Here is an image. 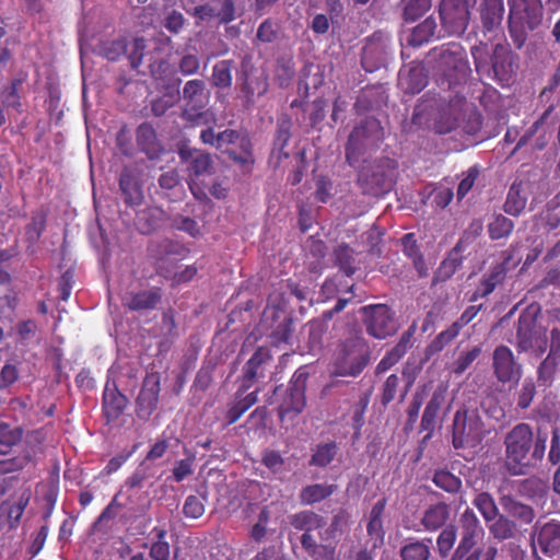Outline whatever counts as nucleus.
Instances as JSON below:
<instances>
[{
    "label": "nucleus",
    "instance_id": "nucleus-1",
    "mask_svg": "<svg viewBox=\"0 0 560 560\" xmlns=\"http://www.w3.org/2000/svg\"><path fill=\"white\" fill-rule=\"evenodd\" d=\"M547 436L538 434L534 438L527 423H520L510 430L504 438L505 465L512 475H525L537 467L544 458Z\"/></svg>",
    "mask_w": 560,
    "mask_h": 560
},
{
    "label": "nucleus",
    "instance_id": "nucleus-2",
    "mask_svg": "<svg viewBox=\"0 0 560 560\" xmlns=\"http://www.w3.org/2000/svg\"><path fill=\"white\" fill-rule=\"evenodd\" d=\"M370 361V347L361 336H352L339 347L334 363V374L358 376Z\"/></svg>",
    "mask_w": 560,
    "mask_h": 560
},
{
    "label": "nucleus",
    "instance_id": "nucleus-3",
    "mask_svg": "<svg viewBox=\"0 0 560 560\" xmlns=\"http://www.w3.org/2000/svg\"><path fill=\"white\" fill-rule=\"evenodd\" d=\"M541 19L540 0H510L509 26L518 46L524 43L527 32L540 24Z\"/></svg>",
    "mask_w": 560,
    "mask_h": 560
},
{
    "label": "nucleus",
    "instance_id": "nucleus-4",
    "mask_svg": "<svg viewBox=\"0 0 560 560\" xmlns=\"http://www.w3.org/2000/svg\"><path fill=\"white\" fill-rule=\"evenodd\" d=\"M435 69L444 75L450 84L465 78L470 71L467 55L457 43H450L432 51Z\"/></svg>",
    "mask_w": 560,
    "mask_h": 560
},
{
    "label": "nucleus",
    "instance_id": "nucleus-5",
    "mask_svg": "<svg viewBox=\"0 0 560 560\" xmlns=\"http://www.w3.org/2000/svg\"><path fill=\"white\" fill-rule=\"evenodd\" d=\"M471 55L475 60L476 70L479 74H487L497 79L501 83H508L513 73V63L509 50L501 45H497L491 57V65L483 47H472Z\"/></svg>",
    "mask_w": 560,
    "mask_h": 560
},
{
    "label": "nucleus",
    "instance_id": "nucleus-6",
    "mask_svg": "<svg viewBox=\"0 0 560 560\" xmlns=\"http://www.w3.org/2000/svg\"><path fill=\"white\" fill-rule=\"evenodd\" d=\"M486 430L476 410H457L453 421V445L455 448L475 447L482 441Z\"/></svg>",
    "mask_w": 560,
    "mask_h": 560
},
{
    "label": "nucleus",
    "instance_id": "nucleus-7",
    "mask_svg": "<svg viewBox=\"0 0 560 560\" xmlns=\"http://www.w3.org/2000/svg\"><path fill=\"white\" fill-rule=\"evenodd\" d=\"M383 130L376 119H364L352 130L349 137L346 151L348 162L351 165L357 163L359 161V155L365 149L376 145L383 139Z\"/></svg>",
    "mask_w": 560,
    "mask_h": 560
},
{
    "label": "nucleus",
    "instance_id": "nucleus-8",
    "mask_svg": "<svg viewBox=\"0 0 560 560\" xmlns=\"http://www.w3.org/2000/svg\"><path fill=\"white\" fill-rule=\"evenodd\" d=\"M183 98L186 102V107L182 114L184 119L194 125H207L214 121L213 113L209 110L200 112L207 103L203 81L190 80L186 82L183 89Z\"/></svg>",
    "mask_w": 560,
    "mask_h": 560
},
{
    "label": "nucleus",
    "instance_id": "nucleus-9",
    "mask_svg": "<svg viewBox=\"0 0 560 560\" xmlns=\"http://www.w3.org/2000/svg\"><path fill=\"white\" fill-rule=\"evenodd\" d=\"M477 0H442L440 4L441 24L448 35H462L469 23L470 10Z\"/></svg>",
    "mask_w": 560,
    "mask_h": 560
},
{
    "label": "nucleus",
    "instance_id": "nucleus-10",
    "mask_svg": "<svg viewBox=\"0 0 560 560\" xmlns=\"http://www.w3.org/2000/svg\"><path fill=\"white\" fill-rule=\"evenodd\" d=\"M537 311L534 307L525 310L518 317L516 327V345L522 351L529 349L545 350L546 336L536 323Z\"/></svg>",
    "mask_w": 560,
    "mask_h": 560
},
{
    "label": "nucleus",
    "instance_id": "nucleus-11",
    "mask_svg": "<svg viewBox=\"0 0 560 560\" xmlns=\"http://www.w3.org/2000/svg\"><path fill=\"white\" fill-rule=\"evenodd\" d=\"M459 525L462 529L460 541L451 560H463L485 534L479 518L470 508H466L460 515Z\"/></svg>",
    "mask_w": 560,
    "mask_h": 560
},
{
    "label": "nucleus",
    "instance_id": "nucleus-12",
    "mask_svg": "<svg viewBox=\"0 0 560 560\" xmlns=\"http://www.w3.org/2000/svg\"><path fill=\"white\" fill-rule=\"evenodd\" d=\"M364 323L369 335L384 339L396 331V325L389 308L384 304L363 307Z\"/></svg>",
    "mask_w": 560,
    "mask_h": 560
},
{
    "label": "nucleus",
    "instance_id": "nucleus-13",
    "mask_svg": "<svg viewBox=\"0 0 560 560\" xmlns=\"http://www.w3.org/2000/svg\"><path fill=\"white\" fill-rule=\"evenodd\" d=\"M493 371L501 383H517L521 378V365L516 363L513 352L506 346H499L493 351Z\"/></svg>",
    "mask_w": 560,
    "mask_h": 560
},
{
    "label": "nucleus",
    "instance_id": "nucleus-14",
    "mask_svg": "<svg viewBox=\"0 0 560 560\" xmlns=\"http://www.w3.org/2000/svg\"><path fill=\"white\" fill-rule=\"evenodd\" d=\"M271 354L268 348H258L243 368V383L241 390H247L255 381L266 376V370L270 365Z\"/></svg>",
    "mask_w": 560,
    "mask_h": 560
},
{
    "label": "nucleus",
    "instance_id": "nucleus-15",
    "mask_svg": "<svg viewBox=\"0 0 560 560\" xmlns=\"http://www.w3.org/2000/svg\"><path fill=\"white\" fill-rule=\"evenodd\" d=\"M305 381L306 376L302 372H296L292 378V385L290 387L289 399L290 401L283 402L279 408V417L284 422L287 417L291 413H300L305 406Z\"/></svg>",
    "mask_w": 560,
    "mask_h": 560
},
{
    "label": "nucleus",
    "instance_id": "nucleus-16",
    "mask_svg": "<svg viewBox=\"0 0 560 560\" xmlns=\"http://www.w3.org/2000/svg\"><path fill=\"white\" fill-rule=\"evenodd\" d=\"M536 545L544 555L553 557L560 552V522L536 525Z\"/></svg>",
    "mask_w": 560,
    "mask_h": 560
},
{
    "label": "nucleus",
    "instance_id": "nucleus-17",
    "mask_svg": "<svg viewBox=\"0 0 560 560\" xmlns=\"http://www.w3.org/2000/svg\"><path fill=\"white\" fill-rule=\"evenodd\" d=\"M388 166L383 164L370 165L362 168L359 174V182L364 186V189L378 194L381 190H386L392 184Z\"/></svg>",
    "mask_w": 560,
    "mask_h": 560
},
{
    "label": "nucleus",
    "instance_id": "nucleus-18",
    "mask_svg": "<svg viewBox=\"0 0 560 560\" xmlns=\"http://www.w3.org/2000/svg\"><path fill=\"white\" fill-rule=\"evenodd\" d=\"M159 392V381L153 376L145 378L137 399L140 416L149 417L151 415L158 404Z\"/></svg>",
    "mask_w": 560,
    "mask_h": 560
},
{
    "label": "nucleus",
    "instance_id": "nucleus-19",
    "mask_svg": "<svg viewBox=\"0 0 560 560\" xmlns=\"http://www.w3.org/2000/svg\"><path fill=\"white\" fill-rule=\"evenodd\" d=\"M436 22L428 18L408 32H404L401 40L408 46L419 47L428 43L435 34Z\"/></svg>",
    "mask_w": 560,
    "mask_h": 560
},
{
    "label": "nucleus",
    "instance_id": "nucleus-20",
    "mask_svg": "<svg viewBox=\"0 0 560 560\" xmlns=\"http://www.w3.org/2000/svg\"><path fill=\"white\" fill-rule=\"evenodd\" d=\"M446 387L443 385H439L432 394L431 399L429 400L421 419V427L425 431H430L433 429L435 424V418L445 400L446 397Z\"/></svg>",
    "mask_w": 560,
    "mask_h": 560
},
{
    "label": "nucleus",
    "instance_id": "nucleus-21",
    "mask_svg": "<svg viewBox=\"0 0 560 560\" xmlns=\"http://www.w3.org/2000/svg\"><path fill=\"white\" fill-rule=\"evenodd\" d=\"M289 520L295 529L303 530L304 533L322 529L326 525L325 518L312 511L292 514Z\"/></svg>",
    "mask_w": 560,
    "mask_h": 560
},
{
    "label": "nucleus",
    "instance_id": "nucleus-22",
    "mask_svg": "<svg viewBox=\"0 0 560 560\" xmlns=\"http://www.w3.org/2000/svg\"><path fill=\"white\" fill-rule=\"evenodd\" d=\"M504 13L503 0H483L481 5V21L487 31L499 26Z\"/></svg>",
    "mask_w": 560,
    "mask_h": 560
},
{
    "label": "nucleus",
    "instance_id": "nucleus-23",
    "mask_svg": "<svg viewBox=\"0 0 560 560\" xmlns=\"http://www.w3.org/2000/svg\"><path fill=\"white\" fill-rule=\"evenodd\" d=\"M399 83L410 93H419L427 85V74L422 66L417 65L409 70L401 71Z\"/></svg>",
    "mask_w": 560,
    "mask_h": 560
},
{
    "label": "nucleus",
    "instance_id": "nucleus-24",
    "mask_svg": "<svg viewBox=\"0 0 560 560\" xmlns=\"http://www.w3.org/2000/svg\"><path fill=\"white\" fill-rule=\"evenodd\" d=\"M337 490V486L329 483H314L304 487L300 492L302 504L312 505L330 497Z\"/></svg>",
    "mask_w": 560,
    "mask_h": 560
},
{
    "label": "nucleus",
    "instance_id": "nucleus-25",
    "mask_svg": "<svg viewBox=\"0 0 560 560\" xmlns=\"http://www.w3.org/2000/svg\"><path fill=\"white\" fill-rule=\"evenodd\" d=\"M526 203V189L522 184H513L508 192V197L504 203V211L510 215L517 217L524 211Z\"/></svg>",
    "mask_w": 560,
    "mask_h": 560
},
{
    "label": "nucleus",
    "instance_id": "nucleus-26",
    "mask_svg": "<svg viewBox=\"0 0 560 560\" xmlns=\"http://www.w3.org/2000/svg\"><path fill=\"white\" fill-rule=\"evenodd\" d=\"M161 301V294L158 289H151L132 294L126 300V305L132 311H142L154 308Z\"/></svg>",
    "mask_w": 560,
    "mask_h": 560
},
{
    "label": "nucleus",
    "instance_id": "nucleus-27",
    "mask_svg": "<svg viewBox=\"0 0 560 560\" xmlns=\"http://www.w3.org/2000/svg\"><path fill=\"white\" fill-rule=\"evenodd\" d=\"M450 516L448 506L444 503H439L430 506L423 514L422 524L425 529L434 532L441 528Z\"/></svg>",
    "mask_w": 560,
    "mask_h": 560
},
{
    "label": "nucleus",
    "instance_id": "nucleus-28",
    "mask_svg": "<svg viewBox=\"0 0 560 560\" xmlns=\"http://www.w3.org/2000/svg\"><path fill=\"white\" fill-rule=\"evenodd\" d=\"M503 279L504 267L502 265H497L492 267L489 273L485 275L483 279L480 282V285L475 291L474 300L489 295L491 292H493L497 284H499Z\"/></svg>",
    "mask_w": 560,
    "mask_h": 560
},
{
    "label": "nucleus",
    "instance_id": "nucleus-29",
    "mask_svg": "<svg viewBox=\"0 0 560 560\" xmlns=\"http://www.w3.org/2000/svg\"><path fill=\"white\" fill-rule=\"evenodd\" d=\"M103 405L108 418H117L126 408L127 398L122 394L116 392L115 388L106 386L103 396Z\"/></svg>",
    "mask_w": 560,
    "mask_h": 560
},
{
    "label": "nucleus",
    "instance_id": "nucleus-30",
    "mask_svg": "<svg viewBox=\"0 0 560 560\" xmlns=\"http://www.w3.org/2000/svg\"><path fill=\"white\" fill-rule=\"evenodd\" d=\"M409 341V336H402L399 342L378 362L376 365V373H384L394 366L407 352Z\"/></svg>",
    "mask_w": 560,
    "mask_h": 560
},
{
    "label": "nucleus",
    "instance_id": "nucleus-31",
    "mask_svg": "<svg viewBox=\"0 0 560 560\" xmlns=\"http://www.w3.org/2000/svg\"><path fill=\"white\" fill-rule=\"evenodd\" d=\"M432 539L410 541L400 550L402 560H429Z\"/></svg>",
    "mask_w": 560,
    "mask_h": 560
},
{
    "label": "nucleus",
    "instance_id": "nucleus-32",
    "mask_svg": "<svg viewBox=\"0 0 560 560\" xmlns=\"http://www.w3.org/2000/svg\"><path fill=\"white\" fill-rule=\"evenodd\" d=\"M488 524L490 535L495 539L505 540L514 537L516 525L513 521L504 515H499Z\"/></svg>",
    "mask_w": 560,
    "mask_h": 560
},
{
    "label": "nucleus",
    "instance_id": "nucleus-33",
    "mask_svg": "<svg viewBox=\"0 0 560 560\" xmlns=\"http://www.w3.org/2000/svg\"><path fill=\"white\" fill-rule=\"evenodd\" d=\"M179 101V82L166 88L164 94L152 102V112L161 116Z\"/></svg>",
    "mask_w": 560,
    "mask_h": 560
},
{
    "label": "nucleus",
    "instance_id": "nucleus-34",
    "mask_svg": "<svg viewBox=\"0 0 560 560\" xmlns=\"http://www.w3.org/2000/svg\"><path fill=\"white\" fill-rule=\"evenodd\" d=\"M472 504L480 512L486 523H490L499 514L497 503L488 492L476 493Z\"/></svg>",
    "mask_w": 560,
    "mask_h": 560
},
{
    "label": "nucleus",
    "instance_id": "nucleus-35",
    "mask_svg": "<svg viewBox=\"0 0 560 560\" xmlns=\"http://www.w3.org/2000/svg\"><path fill=\"white\" fill-rule=\"evenodd\" d=\"M460 331L458 322L453 323L447 329L441 331L433 341L427 347L425 354L431 357L442 351Z\"/></svg>",
    "mask_w": 560,
    "mask_h": 560
},
{
    "label": "nucleus",
    "instance_id": "nucleus-36",
    "mask_svg": "<svg viewBox=\"0 0 560 560\" xmlns=\"http://www.w3.org/2000/svg\"><path fill=\"white\" fill-rule=\"evenodd\" d=\"M385 500H380L373 505L370 513V521L368 523L366 529L368 534L375 540H382L384 536L382 514L385 510Z\"/></svg>",
    "mask_w": 560,
    "mask_h": 560
},
{
    "label": "nucleus",
    "instance_id": "nucleus-37",
    "mask_svg": "<svg viewBox=\"0 0 560 560\" xmlns=\"http://www.w3.org/2000/svg\"><path fill=\"white\" fill-rule=\"evenodd\" d=\"M163 217V211L159 208H149L140 211L137 214L138 229L143 234L151 233L160 223Z\"/></svg>",
    "mask_w": 560,
    "mask_h": 560
},
{
    "label": "nucleus",
    "instance_id": "nucleus-38",
    "mask_svg": "<svg viewBox=\"0 0 560 560\" xmlns=\"http://www.w3.org/2000/svg\"><path fill=\"white\" fill-rule=\"evenodd\" d=\"M179 154L183 159H187L188 156L192 158L190 164L191 175L198 177L205 174H209L211 170V158L207 153L196 152L195 155L191 154L190 150L182 149Z\"/></svg>",
    "mask_w": 560,
    "mask_h": 560
},
{
    "label": "nucleus",
    "instance_id": "nucleus-39",
    "mask_svg": "<svg viewBox=\"0 0 560 560\" xmlns=\"http://www.w3.org/2000/svg\"><path fill=\"white\" fill-rule=\"evenodd\" d=\"M463 244L464 241L460 240L448 254V256L442 261L439 268V275L442 279H447L453 276L457 268L462 265Z\"/></svg>",
    "mask_w": 560,
    "mask_h": 560
},
{
    "label": "nucleus",
    "instance_id": "nucleus-40",
    "mask_svg": "<svg viewBox=\"0 0 560 560\" xmlns=\"http://www.w3.org/2000/svg\"><path fill=\"white\" fill-rule=\"evenodd\" d=\"M514 229L512 220L502 214H498L488 224V232L491 240L508 237Z\"/></svg>",
    "mask_w": 560,
    "mask_h": 560
},
{
    "label": "nucleus",
    "instance_id": "nucleus-41",
    "mask_svg": "<svg viewBox=\"0 0 560 560\" xmlns=\"http://www.w3.org/2000/svg\"><path fill=\"white\" fill-rule=\"evenodd\" d=\"M431 0H402V14L405 21H415L422 16L430 8Z\"/></svg>",
    "mask_w": 560,
    "mask_h": 560
},
{
    "label": "nucleus",
    "instance_id": "nucleus-42",
    "mask_svg": "<svg viewBox=\"0 0 560 560\" xmlns=\"http://www.w3.org/2000/svg\"><path fill=\"white\" fill-rule=\"evenodd\" d=\"M119 184L127 203L136 206L141 202L142 192L129 174L122 173Z\"/></svg>",
    "mask_w": 560,
    "mask_h": 560
},
{
    "label": "nucleus",
    "instance_id": "nucleus-43",
    "mask_svg": "<svg viewBox=\"0 0 560 560\" xmlns=\"http://www.w3.org/2000/svg\"><path fill=\"white\" fill-rule=\"evenodd\" d=\"M503 506L511 515L524 524H530L535 517L534 511L530 506L511 499H503Z\"/></svg>",
    "mask_w": 560,
    "mask_h": 560
},
{
    "label": "nucleus",
    "instance_id": "nucleus-44",
    "mask_svg": "<svg viewBox=\"0 0 560 560\" xmlns=\"http://www.w3.org/2000/svg\"><path fill=\"white\" fill-rule=\"evenodd\" d=\"M22 438V432L19 428H11L9 424L0 423V454L10 452Z\"/></svg>",
    "mask_w": 560,
    "mask_h": 560
},
{
    "label": "nucleus",
    "instance_id": "nucleus-45",
    "mask_svg": "<svg viewBox=\"0 0 560 560\" xmlns=\"http://www.w3.org/2000/svg\"><path fill=\"white\" fill-rule=\"evenodd\" d=\"M162 25L168 32L177 34L185 25V18L180 11L166 7L162 12Z\"/></svg>",
    "mask_w": 560,
    "mask_h": 560
},
{
    "label": "nucleus",
    "instance_id": "nucleus-46",
    "mask_svg": "<svg viewBox=\"0 0 560 560\" xmlns=\"http://www.w3.org/2000/svg\"><path fill=\"white\" fill-rule=\"evenodd\" d=\"M433 482L436 487L451 493L457 492L462 487L460 479L447 470L436 471L433 476Z\"/></svg>",
    "mask_w": 560,
    "mask_h": 560
},
{
    "label": "nucleus",
    "instance_id": "nucleus-47",
    "mask_svg": "<svg viewBox=\"0 0 560 560\" xmlns=\"http://www.w3.org/2000/svg\"><path fill=\"white\" fill-rule=\"evenodd\" d=\"M456 529L454 526L445 527L436 539L438 551L441 557L445 558L448 556L452 550L455 541H456Z\"/></svg>",
    "mask_w": 560,
    "mask_h": 560
},
{
    "label": "nucleus",
    "instance_id": "nucleus-48",
    "mask_svg": "<svg viewBox=\"0 0 560 560\" xmlns=\"http://www.w3.org/2000/svg\"><path fill=\"white\" fill-rule=\"evenodd\" d=\"M126 42L122 38L110 42H103L100 45V54L108 60L114 61L126 52Z\"/></svg>",
    "mask_w": 560,
    "mask_h": 560
},
{
    "label": "nucleus",
    "instance_id": "nucleus-49",
    "mask_svg": "<svg viewBox=\"0 0 560 560\" xmlns=\"http://www.w3.org/2000/svg\"><path fill=\"white\" fill-rule=\"evenodd\" d=\"M205 501L203 495H188L183 506V513L186 517L199 518L205 513Z\"/></svg>",
    "mask_w": 560,
    "mask_h": 560
},
{
    "label": "nucleus",
    "instance_id": "nucleus-50",
    "mask_svg": "<svg viewBox=\"0 0 560 560\" xmlns=\"http://www.w3.org/2000/svg\"><path fill=\"white\" fill-rule=\"evenodd\" d=\"M336 453L337 445L335 443L319 445L312 456L311 464L325 467L334 459Z\"/></svg>",
    "mask_w": 560,
    "mask_h": 560
},
{
    "label": "nucleus",
    "instance_id": "nucleus-51",
    "mask_svg": "<svg viewBox=\"0 0 560 560\" xmlns=\"http://www.w3.org/2000/svg\"><path fill=\"white\" fill-rule=\"evenodd\" d=\"M347 523V514L343 511L337 513L330 523V525L324 530H319V538L323 541H330L337 537L342 530V526Z\"/></svg>",
    "mask_w": 560,
    "mask_h": 560
},
{
    "label": "nucleus",
    "instance_id": "nucleus-52",
    "mask_svg": "<svg viewBox=\"0 0 560 560\" xmlns=\"http://www.w3.org/2000/svg\"><path fill=\"white\" fill-rule=\"evenodd\" d=\"M480 353L481 349L479 347H474L471 350L462 353L453 364V373L456 375L463 374Z\"/></svg>",
    "mask_w": 560,
    "mask_h": 560
},
{
    "label": "nucleus",
    "instance_id": "nucleus-53",
    "mask_svg": "<svg viewBox=\"0 0 560 560\" xmlns=\"http://www.w3.org/2000/svg\"><path fill=\"white\" fill-rule=\"evenodd\" d=\"M217 11V21L220 23H230L236 18V10L233 0H221L214 4Z\"/></svg>",
    "mask_w": 560,
    "mask_h": 560
},
{
    "label": "nucleus",
    "instance_id": "nucleus-54",
    "mask_svg": "<svg viewBox=\"0 0 560 560\" xmlns=\"http://www.w3.org/2000/svg\"><path fill=\"white\" fill-rule=\"evenodd\" d=\"M213 83L220 88L231 85L232 75L231 70L225 61L220 62L213 67L212 73Z\"/></svg>",
    "mask_w": 560,
    "mask_h": 560
},
{
    "label": "nucleus",
    "instance_id": "nucleus-55",
    "mask_svg": "<svg viewBox=\"0 0 560 560\" xmlns=\"http://www.w3.org/2000/svg\"><path fill=\"white\" fill-rule=\"evenodd\" d=\"M165 533L160 530L158 534L159 541L154 542L150 549V557L154 560H168L170 557V545L162 540Z\"/></svg>",
    "mask_w": 560,
    "mask_h": 560
},
{
    "label": "nucleus",
    "instance_id": "nucleus-56",
    "mask_svg": "<svg viewBox=\"0 0 560 560\" xmlns=\"http://www.w3.org/2000/svg\"><path fill=\"white\" fill-rule=\"evenodd\" d=\"M399 378L396 374L389 375L383 386L382 404H389L396 396Z\"/></svg>",
    "mask_w": 560,
    "mask_h": 560
},
{
    "label": "nucleus",
    "instance_id": "nucleus-57",
    "mask_svg": "<svg viewBox=\"0 0 560 560\" xmlns=\"http://www.w3.org/2000/svg\"><path fill=\"white\" fill-rule=\"evenodd\" d=\"M262 463L272 472H280L282 470L284 460L278 452L266 451L262 455Z\"/></svg>",
    "mask_w": 560,
    "mask_h": 560
},
{
    "label": "nucleus",
    "instance_id": "nucleus-58",
    "mask_svg": "<svg viewBox=\"0 0 560 560\" xmlns=\"http://www.w3.org/2000/svg\"><path fill=\"white\" fill-rule=\"evenodd\" d=\"M192 465H194V459L192 458H186V459H182V460L177 462L175 464L174 469H173L174 479L177 482H180L186 477L191 475L192 471H194Z\"/></svg>",
    "mask_w": 560,
    "mask_h": 560
},
{
    "label": "nucleus",
    "instance_id": "nucleus-59",
    "mask_svg": "<svg viewBox=\"0 0 560 560\" xmlns=\"http://www.w3.org/2000/svg\"><path fill=\"white\" fill-rule=\"evenodd\" d=\"M477 176L478 171L475 167L468 170L467 175L460 180L457 188L458 200L463 199L467 195V192L472 188Z\"/></svg>",
    "mask_w": 560,
    "mask_h": 560
},
{
    "label": "nucleus",
    "instance_id": "nucleus-60",
    "mask_svg": "<svg viewBox=\"0 0 560 560\" xmlns=\"http://www.w3.org/2000/svg\"><path fill=\"white\" fill-rule=\"evenodd\" d=\"M18 376L19 373L14 364H4L0 371V388H5L13 384L18 380Z\"/></svg>",
    "mask_w": 560,
    "mask_h": 560
},
{
    "label": "nucleus",
    "instance_id": "nucleus-61",
    "mask_svg": "<svg viewBox=\"0 0 560 560\" xmlns=\"http://www.w3.org/2000/svg\"><path fill=\"white\" fill-rule=\"evenodd\" d=\"M276 35V25L270 21L262 22L257 30V38L264 43L272 42Z\"/></svg>",
    "mask_w": 560,
    "mask_h": 560
},
{
    "label": "nucleus",
    "instance_id": "nucleus-62",
    "mask_svg": "<svg viewBox=\"0 0 560 560\" xmlns=\"http://www.w3.org/2000/svg\"><path fill=\"white\" fill-rule=\"evenodd\" d=\"M132 47L133 51L129 56L130 65L132 68H138L142 61L145 40L143 38H136L132 43Z\"/></svg>",
    "mask_w": 560,
    "mask_h": 560
},
{
    "label": "nucleus",
    "instance_id": "nucleus-63",
    "mask_svg": "<svg viewBox=\"0 0 560 560\" xmlns=\"http://www.w3.org/2000/svg\"><path fill=\"white\" fill-rule=\"evenodd\" d=\"M535 394V385L532 381L525 380L520 394L518 406L527 408L533 400Z\"/></svg>",
    "mask_w": 560,
    "mask_h": 560
},
{
    "label": "nucleus",
    "instance_id": "nucleus-64",
    "mask_svg": "<svg viewBox=\"0 0 560 560\" xmlns=\"http://www.w3.org/2000/svg\"><path fill=\"white\" fill-rule=\"evenodd\" d=\"M179 69L186 75L196 73L199 69L198 58L194 55L184 56L179 62Z\"/></svg>",
    "mask_w": 560,
    "mask_h": 560
}]
</instances>
